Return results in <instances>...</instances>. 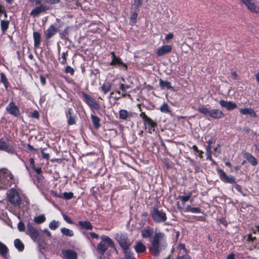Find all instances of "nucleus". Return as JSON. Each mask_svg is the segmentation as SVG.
Listing matches in <instances>:
<instances>
[{
  "instance_id": "nucleus-2",
  "label": "nucleus",
  "mask_w": 259,
  "mask_h": 259,
  "mask_svg": "<svg viewBox=\"0 0 259 259\" xmlns=\"http://www.w3.org/2000/svg\"><path fill=\"white\" fill-rule=\"evenodd\" d=\"M14 176L6 168L0 169V189H7L14 183Z\"/></svg>"
},
{
  "instance_id": "nucleus-10",
  "label": "nucleus",
  "mask_w": 259,
  "mask_h": 259,
  "mask_svg": "<svg viewBox=\"0 0 259 259\" xmlns=\"http://www.w3.org/2000/svg\"><path fill=\"white\" fill-rule=\"evenodd\" d=\"M6 109L8 113L15 117H18L20 114L19 107L13 101L7 105Z\"/></svg>"
},
{
  "instance_id": "nucleus-26",
  "label": "nucleus",
  "mask_w": 259,
  "mask_h": 259,
  "mask_svg": "<svg viewBox=\"0 0 259 259\" xmlns=\"http://www.w3.org/2000/svg\"><path fill=\"white\" fill-rule=\"evenodd\" d=\"M159 85L162 90L172 89V87L169 81H163L161 79H159Z\"/></svg>"
},
{
  "instance_id": "nucleus-46",
  "label": "nucleus",
  "mask_w": 259,
  "mask_h": 259,
  "mask_svg": "<svg viewBox=\"0 0 259 259\" xmlns=\"http://www.w3.org/2000/svg\"><path fill=\"white\" fill-rule=\"evenodd\" d=\"M68 55V51H66L65 52H63L62 54V60L61 61V63L62 64V65H65L67 63V61H66V56Z\"/></svg>"
},
{
  "instance_id": "nucleus-59",
  "label": "nucleus",
  "mask_w": 259,
  "mask_h": 259,
  "mask_svg": "<svg viewBox=\"0 0 259 259\" xmlns=\"http://www.w3.org/2000/svg\"><path fill=\"white\" fill-rule=\"evenodd\" d=\"M51 194L55 197L61 198L62 197V194H58L57 193L54 191H51L50 192Z\"/></svg>"
},
{
  "instance_id": "nucleus-52",
  "label": "nucleus",
  "mask_w": 259,
  "mask_h": 259,
  "mask_svg": "<svg viewBox=\"0 0 259 259\" xmlns=\"http://www.w3.org/2000/svg\"><path fill=\"white\" fill-rule=\"evenodd\" d=\"M63 217L64 220L69 224H72L73 223L71 219L66 214H63Z\"/></svg>"
},
{
  "instance_id": "nucleus-57",
  "label": "nucleus",
  "mask_w": 259,
  "mask_h": 259,
  "mask_svg": "<svg viewBox=\"0 0 259 259\" xmlns=\"http://www.w3.org/2000/svg\"><path fill=\"white\" fill-rule=\"evenodd\" d=\"M3 14H6V12L4 7L0 5V16Z\"/></svg>"
},
{
  "instance_id": "nucleus-61",
  "label": "nucleus",
  "mask_w": 259,
  "mask_h": 259,
  "mask_svg": "<svg viewBox=\"0 0 259 259\" xmlns=\"http://www.w3.org/2000/svg\"><path fill=\"white\" fill-rule=\"evenodd\" d=\"M140 117H142L144 122L147 120V118H149V117H148L144 112H142L140 114Z\"/></svg>"
},
{
  "instance_id": "nucleus-44",
  "label": "nucleus",
  "mask_w": 259,
  "mask_h": 259,
  "mask_svg": "<svg viewBox=\"0 0 259 259\" xmlns=\"http://www.w3.org/2000/svg\"><path fill=\"white\" fill-rule=\"evenodd\" d=\"M1 81L4 84L5 88L7 89L9 85V82L7 81L6 76L4 73H2L1 74Z\"/></svg>"
},
{
  "instance_id": "nucleus-13",
  "label": "nucleus",
  "mask_w": 259,
  "mask_h": 259,
  "mask_svg": "<svg viewBox=\"0 0 259 259\" xmlns=\"http://www.w3.org/2000/svg\"><path fill=\"white\" fill-rule=\"evenodd\" d=\"M219 104L222 107L226 108L228 110H232L237 108V104L232 101H227L221 100L219 102Z\"/></svg>"
},
{
  "instance_id": "nucleus-9",
  "label": "nucleus",
  "mask_w": 259,
  "mask_h": 259,
  "mask_svg": "<svg viewBox=\"0 0 259 259\" xmlns=\"http://www.w3.org/2000/svg\"><path fill=\"white\" fill-rule=\"evenodd\" d=\"M217 171L220 178V179L225 183H228L230 184L235 183V179L232 176H227L226 174L222 169H218Z\"/></svg>"
},
{
  "instance_id": "nucleus-60",
  "label": "nucleus",
  "mask_w": 259,
  "mask_h": 259,
  "mask_svg": "<svg viewBox=\"0 0 259 259\" xmlns=\"http://www.w3.org/2000/svg\"><path fill=\"white\" fill-rule=\"evenodd\" d=\"M206 155L207 156V159L211 161H213V159L211 158V152L206 151Z\"/></svg>"
},
{
  "instance_id": "nucleus-63",
  "label": "nucleus",
  "mask_w": 259,
  "mask_h": 259,
  "mask_svg": "<svg viewBox=\"0 0 259 259\" xmlns=\"http://www.w3.org/2000/svg\"><path fill=\"white\" fill-rule=\"evenodd\" d=\"M214 155H215L216 156L219 155L221 153V151L218 148H214Z\"/></svg>"
},
{
  "instance_id": "nucleus-7",
  "label": "nucleus",
  "mask_w": 259,
  "mask_h": 259,
  "mask_svg": "<svg viewBox=\"0 0 259 259\" xmlns=\"http://www.w3.org/2000/svg\"><path fill=\"white\" fill-rule=\"evenodd\" d=\"M82 96L85 103L91 109L96 110H99L100 109V105L95 99L91 98L85 93H82Z\"/></svg>"
},
{
  "instance_id": "nucleus-51",
  "label": "nucleus",
  "mask_w": 259,
  "mask_h": 259,
  "mask_svg": "<svg viewBox=\"0 0 259 259\" xmlns=\"http://www.w3.org/2000/svg\"><path fill=\"white\" fill-rule=\"evenodd\" d=\"M45 150V148H40L41 153L42 154V157L46 159H49L50 158V155L49 153H45V152H44Z\"/></svg>"
},
{
  "instance_id": "nucleus-36",
  "label": "nucleus",
  "mask_w": 259,
  "mask_h": 259,
  "mask_svg": "<svg viewBox=\"0 0 259 259\" xmlns=\"http://www.w3.org/2000/svg\"><path fill=\"white\" fill-rule=\"evenodd\" d=\"M198 111L205 115H209L210 110L208 108L204 107V106H200L198 108Z\"/></svg>"
},
{
  "instance_id": "nucleus-4",
  "label": "nucleus",
  "mask_w": 259,
  "mask_h": 259,
  "mask_svg": "<svg viewBox=\"0 0 259 259\" xmlns=\"http://www.w3.org/2000/svg\"><path fill=\"white\" fill-rule=\"evenodd\" d=\"M7 200L15 206H19L21 199L17 191L14 189L9 190L6 194Z\"/></svg>"
},
{
  "instance_id": "nucleus-1",
  "label": "nucleus",
  "mask_w": 259,
  "mask_h": 259,
  "mask_svg": "<svg viewBox=\"0 0 259 259\" xmlns=\"http://www.w3.org/2000/svg\"><path fill=\"white\" fill-rule=\"evenodd\" d=\"M149 248L150 252L155 256L159 255L160 251L166 246L165 236L161 232L155 233Z\"/></svg>"
},
{
  "instance_id": "nucleus-20",
  "label": "nucleus",
  "mask_w": 259,
  "mask_h": 259,
  "mask_svg": "<svg viewBox=\"0 0 259 259\" xmlns=\"http://www.w3.org/2000/svg\"><path fill=\"white\" fill-rule=\"evenodd\" d=\"M243 157L245 158L251 165L255 166L257 164V161L256 159L249 152H245L243 154Z\"/></svg>"
},
{
  "instance_id": "nucleus-27",
  "label": "nucleus",
  "mask_w": 259,
  "mask_h": 259,
  "mask_svg": "<svg viewBox=\"0 0 259 259\" xmlns=\"http://www.w3.org/2000/svg\"><path fill=\"white\" fill-rule=\"evenodd\" d=\"M91 119L95 128L98 129L101 126L100 124V119L97 116L93 114H91Z\"/></svg>"
},
{
  "instance_id": "nucleus-34",
  "label": "nucleus",
  "mask_w": 259,
  "mask_h": 259,
  "mask_svg": "<svg viewBox=\"0 0 259 259\" xmlns=\"http://www.w3.org/2000/svg\"><path fill=\"white\" fill-rule=\"evenodd\" d=\"M153 233V229L147 228L142 231L141 234L143 238H148L150 237Z\"/></svg>"
},
{
  "instance_id": "nucleus-15",
  "label": "nucleus",
  "mask_w": 259,
  "mask_h": 259,
  "mask_svg": "<svg viewBox=\"0 0 259 259\" xmlns=\"http://www.w3.org/2000/svg\"><path fill=\"white\" fill-rule=\"evenodd\" d=\"M172 48L170 45H165L159 48L157 51L158 56H162L171 51Z\"/></svg>"
},
{
  "instance_id": "nucleus-12",
  "label": "nucleus",
  "mask_w": 259,
  "mask_h": 259,
  "mask_svg": "<svg viewBox=\"0 0 259 259\" xmlns=\"http://www.w3.org/2000/svg\"><path fill=\"white\" fill-rule=\"evenodd\" d=\"M112 61L110 63V65L111 66H122L123 68H125V70L127 69V65L123 63L121 60V59L115 56L114 52L111 53Z\"/></svg>"
},
{
  "instance_id": "nucleus-30",
  "label": "nucleus",
  "mask_w": 259,
  "mask_h": 259,
  "mask_svg": "<svg viewBox=\"0 0 259 259\" xmlns=\"http://www.w3.org/2000/svg\"><path fill=\"white\" fill-rule=\"evenodd\" d=\"M61 232L63 235L67 237H72L74 236V232L72 230L66 228H62L60 229Z\"/></svg>"
},
{
  "instance_id": "nucleus-22",
  "label": "nucleus",
  "mask_w": 259,
  "mask_h": 259,
  "mask_svg": "<svg viewBox=\"0 0 259 259\" xmlns=\"http://www.w3.org/2000/svg\"><path fill=\"white\" fill-rule=\"evenodd\" d=\"M134 248L136 252L137 253H143L146 251V249L145 245L141 242H137Z\"/></svg>"
},
{
  "instance_id": "nucleus-37",
  "label": "nucleus",
  "mask_w": 259,
  "mask_h": 259,
  "mask_svg": "<svg viewBox=\"0 0 259 259\" xmlns=\"http://www.w3.org/2000/svg\"><path fill=\"white\" fill-rule=\"evenodd\" d=\"M160 110L161 112H162L163 113H170V110L169 107L168 105L166 103H164L161 106V107H160Z\"/></svg>"
},
{
  "instance_id": "nucleus-8",
  "label": "nucleus",
  "mask_w": 259,
  "mask_h": 259,
  "mask_svg": "<svg viewBox=\"0 0 259 259\" xmlns=\"http://www.w3.org/2000/svg\"><path fill=\"white\" fill-rule=\"evenodd\" d=\"M26 233L34 241L39 235L38 231L30 223H28L26 225Z\"/></svg>"
},
{
  "instance_id": "nucleus-11",
  "label": "nucleus",
  "mask_w": 259,
  "mask_h": 259,
  "mask_svg": "<svg viewBox=\"0 0 259 259\" xmlns=\"http://www.w3.org/2000/svg\"><path fill=\"white\" fill-rule=\"evenodd\" d=\"M242 2L247 6L248 9L252 12H258L259 8L255 0H242Z\"/></svg>"
},
{
  "instance_id": "nucleus-62",
  "label": "nucleus",
  "mask_w": 259,
  "mask_h": 259,
  "mask_svg": "<svg viewBox=\"0 0 259 259\" xmlns=\"http://www.w3.org/2000/svg\"><path fill=\"white\" fill-rule=\"evenodd\" d=\"M90 235L93 238H95V239L99 238V235L95 233V232H91L90 233Z\"/></svg>"
},
{
  "instance_id": "nucleus-17",
  "label": "nucleus",
  "mask_w": 259,
  "mask_h": 259,
  "mask_svg": "<svg viewBox=\"0 0 259 259\" xmlns=\"http://www.w3.org/2000/svg\"><path fill=\"white\" fill-rule=\"evenodd\" d=\"M239 111L243 115H249L252 117H257V114L251 108H241Z\"/></svg>"
},
{
  "instance_id": "nucleus-24",
  "label": "nucleus",
  "mask_w": 259,
  "mask_h": 259,
  "mask_svg": "<svg viewBox=\"0 0 259 259\" xmlns=\"http://www.w3.org/2000/svg\"><path fill=\"white\" fill-rule=\"evenodd\" d=\"M78 224L82 229L88 230H92L93 228L91 223L89 221H79Z\"/></svg>"
},
{
  "instance_id": "nucleus-19",
  "label": "nucleus",
  "mask_w": 259,
  "mask_h": 259,
  "mask_svg": "<svg viewBox=\"0 0 259 259\" xmlns=\"http://www.w3.org/2000/svg\"><path fill=\"white\" fill-rule=\"evenodd\" d=\"M64 257L66 259H77V253L71 250H66L63 251Z\"/></svg>"
},
{
  "instance_id": "nucleus-5",
  "label": "nucleus",
  "mask_w": 259,
  "mask_h": 259,
  "mask_svg": "<svg viewBox=\"0 0 259 259\" xmlns=\"http://www.w3.org/2000/svg\"><path fill=\"white\" fill-rule=\"evenodd\" d=\"M151 217L154 222L158 223L164 222L167 219L165 213L155 207L151 212Z\"/></svg>"
},
{
  "instance_id": "nucleus-42",
  "label": "nucleus",
  "mask_w": 259,
  "mask_h": 259,
  "mask_svg": "<svg viewBox=\"0 0 259 259\" xmlns=\"http://www.w3.org/2000/svg\"><path fill=\"white\" fill-rule=\"evenodd\" d=\"M76 118V115H71V116H69L68 119L67 120V123L68 125H73L75 123V119Z\"/></svg>"
},
{
  "instance_id": "nucleus-14",
  "label": "nucleus",
  "mask_w": 259,
  "mask_h": 259,
  "mask_svg": "<svg viewBox=\"0 0 259 259\" xmlns=\"http://www.w3.org/2000/svg\"><path fill=\"white\" fill-rule=\"evenodd\" d=\"M59 30L54 25H51L45 32V35L47 39H49L55 35Z\"/></svg>"
},
{
  "instance_id": "nucleus-41",
  "label": "nucleus",
  "mask_w": 259,
  "mask_h": 259,
  "mask_svg": "<svg viewBox=\"0 0 259 259\" xmlns=\"http://www.w3.org/2000/svg\"><path fill=\"white\" fill-rule=\"evenodd\" d=\"M129 87H130L128 85H125L123 83H120V87H119V89L123 92V93L122 94V97H124L126 96H130V95H127V94L125 93L126 90L127 89L129 88Z\"/></svg>"
},
{
  "instance_id": "nucleus-23",
  "label": "nucleus",
  "mask_w": 259,
  "mask_h": 259,
  "mask_svg": "<svg viewBox=\"0 0 259 259\" xmlns=\"http://www.w3.org/2000/svg\"><path fill=\"white\" fill-rule=\"evenodd\" d=\"M34 46L35 48H38L41 42V34L38 32H34L33 33Z\"/></svg>"
},
{
  "instance_id": "nucleus-28",
  "label": "nucleus",
  "mask_w": 259,
  "mask_h": 259,
  "mask_svg": "<svg viewBox=\"0 0 259 259\" xmlns=\"http://www.w3.org/2000/svg\"><path fill=\"white\" fill-rule=\"evenodd\" d=\"M108 248V246L102 240L97 245L98 250L104 254Z\"/></svg>"
},
{
  "instance_id": "nucleus-49",
  "label": "nucleus",
  "mask_w": 259,
  "mask_h": 259,
  "mask_svg": "<svg viewBox=\"0 0 259 259\" xmlns=\"http://www.w3.org/2000/svg\"><path fill=\"white\" fill-rule=\"evenodd\" d=\"M25 228V225L23 222H20L18 224V229L20 231H21V232L24 231Z\"/></svg>"
},
{
  "instance_id": "nucleus-21",
  "label": "nucleus",
  "mask_w": 259,
  "mask_h": 259,
  "mask_svg": "<svg viewBox=\"0 0 259 259\" xmlns=\"http://www.w3.org/2000/svg\"><path fill=\"white\" fill-rule=\"evenodd\" d=\"M101 240L108 246V247L114 248L115 245L113 240L108 236L102 235L101 236Z\"/></svg>"
},
{
  "instance_id": "nucleus-50",
  "label": "nucleus",
  "mask_w": 259,
  "mask_h": 259,
  "mask_svg": "<svg viewBox=\"0 0 259 259\" xmlns=\"http://www.w3.org/2000/svg\"><path fill=\"white\" fill-rule=\"evenodd\" d=\"M137 17L138 14L137 13H134L131 15V21L133 23H135L136 22Z\"/></svg>"
},
{
  "instance_id": "nucleus-29",
  "label": "nucleus",
  "mask_w": 259,
  "mask_h": 259,
  "mask_svg": "<svg viewBox=\"0 0 259 259\" xmlns=\"http://www.w3.org/2000/svg\"><path fill=\"white\" fill-rule=\"evenodd\" d=\"M111 88V84L109 82H107L103 83L101 87V91L104 93V94H106L110 90Z\"/></svg>"
},
{
  "instance_id": "nucleus-25",
  "label": "nucleus",
  "mask_w": 259,
  "mask_h": 259,
  "mask_svg": "<svg viewBox=\"0 0 259 259\" xmlns=\"http://www.w3.org/2000/svg\"><path fill=\"white\" fill-rule=\"evenodd\" d=\"M144 124L148 126L149 130H152L157 125L156 122L149 117L147 118V120L144 122Z\"/></svg>"
},
{
  "instance_id": "nucleus-3",
  "label": "nucleus",
  "mask_w": 259,
  "mask_h": 259,
  "mask_svg": "<svg viewBox=\"0 0 259 259\" xmlns=\"http://www.w3.org/2000/svg\"><path fill=\"white\" fill-rule=\"evenodd\" d=\"M60 0H36L39 6L36 7L30 12V16L33 18L37 17L40 13L50 9V7L47 4H54L59 2Z\"/></svg>"
},
{
  "instance_id": "nucleus-18",
  "label": "nucleus",
  "mask_w": 259,
  "mask_h": 259,
  "mask_svg": "<svg viewBox=\"0 0 259 259\" xmlns=\"http://www.w3.org/2000/svg\"><path fill=\"white\" fill-rule=\"evenodd\" d=\"M209 116L213 118L220 119L223 118L224 117V114L219 110L212 109L210 110Z\"/></svg>"
},
{
  "instance_id": "nucleus-16",
  "label": "nucleus",
  "mask_w": 259,
  "mask_h": 259,
  "mask_svg": "<svg viewBox=\"0 0 259 259\" xmlns=\"http://www.w3.org/2000/svg\"><path fill=\"white\" fill-rule=\"evenodd\" d=\"M133 116L132 112H128L125 109H121L119 112V117L120 119L129 120Z\"/></svg>"
},
{
  "instance_id": "nucleus-53",
  "label": "nucleus",
  "mask_w": 259,
  "mask_h": 259,
  "mask_svg": "<svg viewBox=\"0 0 259 259\" xmlns=\"http://www.w3.org/2000/svg\"><path fill=\"white\" fill-rule=\"evenodd\" d=\"M65 72L66 73H70L71 75L74 73V69L70 66H67L65 68Z\"/></svg>"
},
{
  "instance_id": "nucleus-35",
  "label": "nucleus",
  "mask_w": 259,
  "mask_h": 259,
  "mask_svg": "<svg viewBox=\"0 0 259 259\" xmlns=\"http://www.w3.org/2000/svg\"><path fill=\"white\" fill-rule=\"evenodd\" d=\"M9 21L8 20H2L1 22V27L3 33L5 32L9 28Z\"/></svg>"
},
{
  "instance_id": "nucleus-6",
  "label": "nucleus",
  "mask_w": 259,
  "mask_h": 259,
  "mask_svg": "<svg viewBox=\"0 0 259 259\" xmlns=\"http://www.w3.org/2000/svg\"><path fill=\"white\" fill-rule=\"evenodd\" d=\"M116 239L123 251L130 249L131 243L126 236L124 235H118Z\"/></svg>"
},
{
  "instance_id": "nucleus-64",
  "label": "nucleus",
  "mask_w": 259,
  "mask_h": 259,
  "mask_svg": "<svg viewBox=\"0 0 259 259\" xmlns=\"http://www.w3.org/2000/svg\"><path fill=\"white\" fill-rule=\"evenodd\" d=\"M235 189L238 191H239V192H242V188L241 187V186H240L239 185H238V184H236L235 185Z\"/></svg>"
},
{
  "instance_id": "nucleus-58",
  "label": "nucleus",
  "mask_w": 259,
  "mask_h": 259,
  "mask_svg": "<svg viewBox=\"0 0 259 259\" xmlns=\"http://www.w3.org/2000/svg\"><path fill=\"white\" fill-rule=\"evenodd\" d=\"M173 37H174L173 34L171 33H169L166 35L165 39L166 41H168V40L172 39L173 38Z\"/></svg>"
},
{
  "instance_id": "nucleus-38",
  "label": "nucleus",
  "mask_w": 259,
  "mask_h": 259,
  "mask_svg": "<svg viewBox=\"0 0 259 259\" xmlns=\"http://www.w3.org/2000/svg\"><path fill=\"white\" fill-rule=\"evenodd\" d=\"M125 259H135L133 253L130 250V249L123 251Z\"/></svg>"
},
{
  "instance_id": "nucleus-33",
  "label": "nucleus",
  "mask_w": 259,
  "mask_h": 259,
  "mask_svg": "<svg viewBox=\"0 0 259 259\" xmlns=\"http://www.w3.org/2000/svg\"><path fill=\"white\" fill-rule=\"evenodd\" d=\"M14 245L16 248L20 251L24 250V246L23 243L19 239H16L14 241Z\"/></svg>"
},
{
  "instance_id": "nucleus-45",
  "label": "nucleus",
  "mask_w": 259,
  "mask_h": 259,
  "mask_svg": "<svg viewBox=\"0 0 259 259\" xmlns=\"http://www.w3.org/2000/svg\"><path fill=\"white\" fill-rule=\"evenodd\" d=\"M73 197V193L72 192H64L62 195V197L64 199L68 200L71 199Z\"/></svg>"
},
{
  "instance_id": "nucleus-48",
  "label": "nucleus",
  "mask_w": 259,
  "mask_h": 259,
  "mask_svg": "<svg viewBox=\"0 0 259 259\" xmlns=\"http://www.w3.org/2000/svg\"><path fill=\"white\" fill-rule=\"evenodd\" d=\"M177 259H190L189 256L187 253H183V254H180L177 257Z\"/></svg>"
},
{
  "instance_id": "nucleus-31",
  "label": "nucleus",
  "mask_w": 259,
  "mask_h": 259,
  "mask_svg": "<svg viewBox=\"0 0 259 259\" xmlns=\"http://www.w3.org/2000/svg\"><path fill=\"white\" fill-rule=\"evenodd\" d=\"M0 149L9 152L12 151V149L10 148L7 143L2 139H0Z\"/></svg>"
},
{
  "instance_id": "nucleus-55",
  "label": "nucleus",
  "mask_w": 259,
  "mask_h": 259,
  "mask_svg": "<svg viewBox=\"0 0 259 259\" xmlns=\"http://www.w3.org/2000/svg\"><path fill=\"white\" fill-rule=\"evenodd\" d=\"M39 113L37 111H34L32 114H31V117L38 119L39 118Z\"/></svg>"
},
{
  "instance_id": "nucleus-54",
  "label": "nucleus",
  "mask_w": 259,
  "mask_h": 259,
  "mask_svg": "<svg viewBox=\"0 0 259 259\" xmlns=\"http://www.w3.org/2000/svg\"><path fill=\"white\" fill-rule=\"evenodd\" d=\"M142 0H134V5L138 8L142 5Z\"/></svg>"
},
{
  "instance_id": "nucleus-39",
  "label": "nucleus",
  "mask_w": 259,
  "mask_h": 259,
  "mask_svg": "<svg viewBox=\"0 0 259 259\" xmlns=\"http://www.w3.org/2000/svg\"><path fill=\"white\" fill-rule=\"evenodd\" d=\"M192 195L191 192H189L187 195H182L179 196V199L181 200L182 203L184 204L187 201H188Z\"/></svg>"
},
{
  "instance_id": "nucleus-56",
  "label": "nucleus",
  "mask_w": 259,
  "mask_h": 259,
  "mask_svg": "<svg viewBox=\"0 0 259 259\" xmlns=\"http://www.w3.org/2000/svg\"><path fill=\"white\" fill-rule=\"evenodd\" d=\"M201 209L199 207H192L191 212L192 213H200Z\"/></svg>"
},
{
  "instance_id": "nucleus-40",
  "label": "nucleus",
  "mask_w": 259,
  "mask_h": 259,
  "mask_svg": "<svg viewBox=\"0 0 259 259\" xmlns=\"http://www.w3.org/2000/svg\"><path fill=\"white\" fill-rule=\"evenodd\" d=\"M46 221V217L45 215L41 214L38 216H37L34 218V221L36 224H41L44 222Z\"/></svg>"
},
{
  "instance_id": "nucleus-43",
  "label": "nucleus",
  "mask_w": 259,
  "mask_h": 259,
  "mask_svg": "<svg viewBox=\"0 0 259 259\" xmlns=\"http://www.w3.org/2000/svg\"><path fill=\"white\" fill-rule=\"evenodd\" d=\"M58 222H56L55 220H53L49 224V228L53 230H55L58 227Z\"/></svg>"
},
{
  "instance_id": "nucleus-32",
  "label": "nucleus",
  "mask_w": 259,
  "mask_h": 259,
  "mask_svg": "<svg viewBox=\"0 0 259 259\" xmlns=\"http://www.w3.org/2000/svg\"><path fill=\"white\" fill-rule=\"evenodd\" d=\"M8 251V249L7 247L2 242H0V255L5 258L7 256Z\"/></svg>"
},
{
  "instance_id": "nucleus-47",
  "label": "nucleus",
  "mask_w": 259,
  "mask_h": 259,
  "mask_svg": "<svg viewBox=\"0 0 259 259\" xmlns=\"http://www.w3.org/2000/svg\"><path fill=\"white\" fill-rule=\"evenodd\" d=\"M179 249L180 250V254H183V253H187V250L185 248V246L184 244H181L179 245Z\"/></svg>"
}]
</instances>
